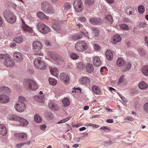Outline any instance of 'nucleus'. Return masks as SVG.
<instances>
[{
	"mask_svg": "<svg viewBox=\"0 0 148 148\" xmlns=\"http://www.w3.org/2000/svg\"><path fill=\"white\" fill-rule=\"evenodd\" d=\"M120 28L121 29L124 30H128L129 29L128 26L124 24H122L121 25Z\"/></svg>",
	"mask_w": 148,
	"mask_h": 148,
	"instance_id": "nucleus-48",
	"label": "nucleus"
},
{
	"mask_svg": "<svg viewBox=\"0 0 148 148\" xmlns=\"http://www.w3.org/2000/svg\"><path fill=\"white\" fill-rule=\"evenodd\" d=\"M9 101L10 99L7 96L3 95H0V102L5 103L8 102Z\"/></svg>",
	"mask_w": 148,
	"mask_h": 148,
	"instance_id": "nucleus-14",
	"label": "nucleus"
},
{
	"mask_svg": "<svg viewBox=\"0 0 148 148\" xmlns=\"http://www.w3.org/2000/svg\"><path fill=\"white\" fill-rule=\"evenodd\" d=\"M138 12L140 14H143L145 11L144 7L142 5H140L138 7Z\"/></svg>",
	"mask_w": 148,
	"mask_h": 148,
	"instance_id": "nucleus-46",
	"label": "nucleus"
},
{
	"mask_svg": "<svg viewBox=\"0 0 148 148\" xmlns=\"http://www.w3.org/2000/svg\"><path fill=\"white\" fill-rule=\"evenodd\" d=\"M94 49L95 50L99 51L100 50L101 47L100 46L97 44H95L94 45Z\"/></svg>",
	"mask_w": 148,
	"mask_h": 148,
	"instance_id": "nucleus-57",
	"label": "nucleus"
},
{
	"mask_svg": "<svg viewBox=\"0 0 148 148\" xmlns=\"http://www.w3.org/2000/svg\"><path fill=\"white\" fill-rule=\"evenodd\" d=\"M19 118L18 121L20 123L19 124L20 126H25L29 124V122L26 119L20 117H19Z\"/></svg>",
	"mask_w": 148,
	"mask_h": 148,
	"instance_id": "nucleus-16",
	"label": "nucleus"
},
{
	"mask_svg": "<svg viewBox=\"0 0 148 148\" xmlns=\"http://www.w3.org/2000/svg\"><path fill=\"white\" fill-rule=\"evenodd\" d=\"M141 71L144 75L146 76H148V65L145 66L143 67Z\"/></svg>",
	"mask_w": 148,
	"mask_h": 148,
	"instance_id": "nucleus-37",
	"label": "nucleus"
},
{
	"mask_svg": "<svg viewBox=\"0 0 148 148\" xmlns=\"http://www.w3.org/2000/svg\"><path fill=\"white\" fill-rule=\"evenodd\" d=\"M146 25V23L145 22H141L139 24L140 27L142 28H144Z\"/></svg>",
	"mask_w": 148,
	"mask_h": 148,
	"instance_id": "nucleus-60",
	"label": "nucleus"
},
{
	"mask_svg": "<svg viewBox=\"0 0 148 148\" xmlns=\"http://www.w3.org/2000/svg\"><path fill=\"white\" fill-rule=\"evenodd\" d=\"M125 61L121 58H119L116 61V64L119 67L123 66L125 64Z\"/></svg>",
	"mask_w": 148,
	"mask_h": 148,
	"instance_id": "nucleus-32",
	"label": "nucleus"
},
{
	"mask_svg": "<svg viewBox=\"0 0 148 148\" xmlns=\"http://www.w3.org/2000/svg\"><path fill=\"white\" fill-rule=\"evenodd\" d=\"M41 9L45 13L50 15L54 14L55 12L51 5L47 2H43L41 3Z\"/></svg>",
	"mask_w": 148,
	"mask_h": 148,
	"instance_id": "nucleus-1",
	"label": "nucleus"
},
{
	"mask_svg": "<svg viewBox=\"0 0 148 148\" xmlns=\"http://www.w3.org/2000/svg\"><path fill=\"white\" fill-rule=\"evenodd\" d=\"M138 51L139 53L143 56H144L145 54V50L141 48H140L138 49Z\"/></svg>",
	"mask_w": 148,
	"mask_h": 148,
	"instance_id": "nucleus-49",
	"label": "nucleus"
},
{
	"mask_svg": "<svg viewBox=\"0 0 148 148\" xmlns=\"http://www.w3.org/2000/svg\"><path fill=\"white\" fill-rule=\"evenodd\" d=\"M34 121L38 123H40L42 121V118L39 115L36 114L34 117Z\"/></svg>",
	"mask_w": 148,
	"mask_h": 148,
	"instance_id": "nucleus-41",
	"label": "nucleus"
},
{
	"mask_svg": "<svg viewBox=\"0 0 148 148\" xmlns=\"http://www.w3.org/2000/svg\"><path fill=\"white\" fill-rule=\"evenodd\" d=\"M70 117H68L65 119H62L61 120L59 121L58 122V124H61L64 123L69 120L70 119Z\"/></svg>",
	"mask_w": 148,
	"mask_h": 148,
	"instance_id": "nucleus-51",
	"label": "nucleus"
},
{
	"mask_svg": "<svg viewBox=\"0 0 148 148\" xmlns=\"http://www.w3.org/2000/svg\"><path fill=\"white\" fill-rule=\"evenodd\" d=\"M86 70L88 73H92L94 70L93 65L90 64H88L86 66Z\"/></svg>",
	"mask_w": 148,
	"mask_h": 148,
	"instance_id": "nucleus-33",
	"label": "nucleus"
},
{
	"mask_svg": "<svg viewBox=\"0 0 148 148\" xmlns=\"http://www.w3.org/2000/svg\"><path fill=\"white\" fill-rule=\"evenodd\" d=\"M74 2H76V4L77 5H79V4H81V3H82V1L81 0H75Z\"/></svg>",
	"mask_w": 148,
	"mask_h": 148,
	"instance_id": "nucleus-62",
	"label": "nucleus"
},
{
	"mask_svg": "<svg viewBox=\"0 0 148 148\" xmlns=\"http://www.w3.org/2000/svg\"><path fill=\"white\" fill-rule=\"evenodd\" d=\"M49 81L50 84L52 85L55 86L57 84V82L56 80L53 78H49Z\"/></svg>",
	"mask_w": 148,
	"mask_h": 148,
	"instance_id": "nucleus-47",
	"label": "nucleus"
},
{
	"mask_svg": "<svg viewBox=\"0 0 148 148\" xmlns=\"http://www.w3.org/2000/svg\"><path fill=\"white\" fill-rule=\"evenodd\" d=\"M14 135L17 138L19 139L26 138L27 136V134L25 133H16L14 134Z\"/></svg>",
	"mask_w": 148,
	"mask_h": 148,
	"instance_id": "nucleus-19",
	"label": "nucleus"
},
{
	"mask_svg": "<svg viewBox=\"0 0 148 148\" xmlns=\"http://www.w3.org/2000/svg\"><path fill=\"white\" fill-rule=\"evenodd\" d=\"M18 101L17 103L21 104L24 103V102L25 100V98L21 96H19L18 98Z\"/></svg>",
	"mask_w": 148,
	"mask_h": 148,
	"instance_id": "nucleus-43",
	"label": "nucleus"
},
{
	"mask_svg": "<svg viewBox=\"0 0 148 148\" xmlns=\"http://www.w3.org/2000/svg\"><path fill=\"white\" fill-rule=\"evenodd\" d=\"M50 71L53 75L56 77H58V71L56 68L54 66H51L50 68Z\"/></svg>",
	"mask_w": 148,
	"mask_h": 148,
	"instance_id": "nucleus-17",
	"label": "nucleus"
},
{
	"mask_svg": "<svg viewBox=\"0 0 148 148\" xmlns=\"http://www.w3.org/2000/svg\"><path fill=\"white\" fill-rule=\"evenodd\" d=\"M94 0H86L85 1V3L89 5H91L94 3Z\"/></svg>",
	"mask_w": 148,
	"mask_h": 148,
	"instance_id": "nucleus-50",
	"label": "nucleus"
},
{
	"mask_svg": "<svg viewBox=\"0 0 148 148\" xmlns=\"http://www.w3.org/2000/svg\"><path fill=\"white\" fill-rule=\"evenodd\" d=\"M14 107L16 110L20 112L24 111L26 109L25 104V103L21 104L17 103L15 105Z\"/></svg>",
	"mask_w": 148,
	"mask_h": 148,
	"instance_id": "nucleus-10",
	"label": "nucleus"
},
{
	"mask_svg": "<svg viewBox=\"0 0 148 148\" xmlns=\"http://www.w3.org/2000/svg\"><path fill=\"white\" fill-rule=\"evenodd\" d=\"M21 20L22 23V27L24 31L26 32L29 31L30 29V28L25 24V22L22 19H21Z\"/></svg>",
	"mask_w": 148,
	"mask_h": 148,
	"instance_id": "nucleus-36",
	"label": "nucleus"
},
{
	"mask_svg": "<svg viewBox=\"0 0 148 148\" xmlns=\"http://www.w3.org/2000/svg\"><path fill=\"white\" fill-rule=\"evenodd\" d=\"M70 57L73 60H76L78 58V56L75 53H72L70 55Z\"/></svg>",
	"mask_w": 148,
	"mask_h": 148,
	"instance_id": "nucleus-45",
	"label": "nucleus"
},
{
	"mask_svg": "<svg viewBox=\"0 0 148 148\" xmlns=\"http://www.w3.org/2000/svg\"><path fill=\"white\" fill-rule=\"evenodd\" d=\"M79 81L80 84L85 85H89L90 83V79L88 77L85 76L81 77Z\"/></svg>",
	"mask_w": 148,
	"mask_h": 148,
	"instance_id": "nucleus-12",
	"label": "nucleus"
},
{
	"mask_svg": "<svg viewBox=\"0 0 148 148\" xmlns=\"http://www.w3.org/2000/svg\"><path fill=\"white\" fill-rule=\"evenodd\" d=\"M121 37L119 35H115L113 38L112 40V42L114 44H116V43L121 41Z\"/></svg>",
	"mask_w": 148,
	"mask_h": 148,
	"instance_id": "nucleus-25",
	"label": "nucleus"
},
{
	"mask_svg": "<svg viewBox=\"0 0 148 148\" xmlns=\"http://www.w3.org/2000/svg\"><path fill=\"white\" fill-rule=\"evenodd\" d=\"M124 75H122L121 76L119 79L118 83L123 82L124 79Z\"/></svg>",
	"mask_w": 148,
	"mask_h": 148,
	"instance_id": "nucleus-56",
	"label": "nucleus"
},
{
	"mask_svg": "<svg viewBox=\"0 0 148 148\" xmlns=\"http://www.w3.org/2000/svg\"><path fill=\"white\" fill-rule=\"evenodd\" d=\"M105 21L106 23L109 24H111L113 22V19L112 17L110 15H107L105 17Z\"/></svg>",
	"mask_w": 148,
	"mask_h": 148,
	"instance_id": "nucleus-27",
	"label": "nucleus"
},
{
	"mask_svg": "<svg viewBox=\"0 0 148 148\" xmlns=\"http://www.w3.org/2000/svg\"><path fill=\"white\" fill-rule=\"evenodd\" d=\"M143 110L146 113L148 114V101L146 102L143 105Z\"/></svg>",
	"mask_w": 148,
	"mask_h": 148,
	"instance_id": "nucleus-44",
	"label": "nucleus"
},
{
	"mask_svg": "<svg viewBox=\"0 0 148 148\" xmlns=\"http://www.w3.org/2000/svg\"><path fill=\"white\" fill-rule=\"evenodd\" d=\"M93 92L96 94L99 95L101 94V91L99 88L97 86H93L92 88Z\"/></svg>",
	"mask_w": 148,
	"mask_h": 148,
	"instance_id": "nucleus-26",
	"label": "nucleus"
},
{
	"mask_svg": "<svg viewBox=\"0 0 148 148\" xmlns=\"http://www.w3.org/2000/svg\"><path fill=\"white\" fill-rule=\"evenodd\" d=\"M84 34V33L81 32L79 33L73 35L72 37V39L74 41L82 39L83 37V35Z\"/></svg>",
	"mask_w": 148,
	"mask_h": 148,
	"instance_id": "nucleus-15",
	"label": "nucleus"
},
{
	"mask_svg": "<svg viewBox=\"0 0 148 148\" xmlns=\"http://www.w3.org/2000/svg\"><path fill=\"white\" fill-rule=\"evenodd\" d=\"M138 88L142 90H145L148 87V85L144 81L140 82L138 85Z\"/></svg>",
	"mask_w": 148,
	"mask_h": 148,
	"instance_id": "nucleus-18",
	"label": "nucleus"
},
{
	"mask_svg": "<svg viewBox=\"0 0 148 148\" xmlns=\"http://www.w3.org/2000/svg\"><path fill=\"white\" fill-rule=\"evenodd\" d=\"M51 27L56 32H59L61 30V26L57 23H53L51 24Z\"/></svg>",
	"mask_w": 148,
	"mask_h": 148,
	"instance_id": "nucleus-29",
	"label": "nucleus"
},
{
	"mask_svg": "<svg viewBox=\"0 0 148 148\" xmlns=\"http://www.w3.org/2000/svg\"><path fill=\"white\" fill-rule=\"evenodd\" d=\"M6 54L5 55L3 54H0V60L2 59L3 58H4L5 59V58H6Z\"/></svg>",
	"mask_w": 148,
	"mask_h": 148,
	"instance_id": "nucleus-64",
	"label": "nucleus"
},
{
	"mask_svg": "<svg viewBox=\"0 0 148 148\" xmlns=\"http://www.w3.org/2000/svg\"><path fill=\"white\" fill-rule=\"evenodd\" d=\"M79 21L82 22H85L86 21V17L84 16H82L79 17Z\"/></svg>",
	"mask_w": 148,
	"mask_h": 148,
	"instance_id": "nucleus-55",
	"label": "nucleus"
},
{
	"mask_svg": "<svg viewBox=\"0 0 148 148\" xmlns=\"http://www.w3.org/2000/svg\"><path fill=\"white\" fill-rule=\"evenodd\" d=\"M134 120V118L131 116H128L125 118L124 120L125 122H127L128 121H132Z\"/></svg>",
	"mask_w": 148,
	"mask_h": 148,
	"instance_id": "nucleus-52",
	"label": "nucleus"
},
{
	"mask_svg": "<svg viewBox=\"0 0 148 148\" xmlns=\"http://www.w3.org/2000/svg\"><path fill=\"white\" fill-rule=\"evenodd\" d=\"M89 21L92 24L96 25L100 23L101 19L98 18H92L90 19Z\"/></svg>",
	"mask_w": 148,
	"mask_h": 148,
	"instance_id": "nucleus-28",
	"label": "nucleus"
},
{
	"mask_svg": "<svg viewBox=\"0 0 148 148\" xmlns=\"http://www.w3.org/2000/svg\"><path fill=\"white\" fill-rule=\"evenodd\" d=\"M76 2H74L73 3V6L75 10L78 12H80L83 10V5L82 3L79 4V5H77Z\"/></svg>",
	"mask_w": 148,
	"mask_h": 148,
	"instance_id": "nucleus-21",
	"label": "nucleus"
},
{
	"mask_svg": "<svg viewBox=\"0 0 148 148\" xmlns=\"http://www.w3.org/2000/svg\"><path fill=\"white\" fill-rule=\"evenodd\" d=\"M51 57L54 60L56 61L59 64H61L62 61L59 58V56L58 55L56 54H53L51 53Z\"/></svg>",
	"mask_w": 148,
	"mask_h": 148,
	"instance_id": "nucleus-22",
	"label": "nucleus"
},
{
	"mask_svg": "<svg viewBox=\"0 0 148 148\" xmlns=\"http://www.w3.org/2000/svg\"><path fill=\"white\" fill-rule=\"evenodd\" d=\"M93 64L95 66H99L101 63L99 58L98 56H95L93 58Z\"/></svg>",
	"mask_w": 148,
	"mask_h": 148,
	"instance_id": "nucleus-20",
	"label": "nucleus"
},
{
	"mask_svg": "<svg viewBox=\"0 0 148 148\" xmlns=\"http://www.w3.org/2000/svg\"><path fill=\"white\" fill-rule=\"evenodd\" d=\"M38 102L43 103L44 102V101L43 99V98L41 96H39L38 97Z\"/></svg>",
	"mask_w": 148,
	"mask_h": 148,
	"instance_id": "nucleus-58",
	"label": "nucleus"
},
{
	"mask_svg": "<svg viewBox=\"0 0 148 148\" xmlns=\"http://www.w3.org/2000/svg\"><path fill=\"white\" fill-rule=\"evenodd\" d=\"M6 58L4 62V64L8 67H11L14 64V62L13 59L11 58L10 55L6 54Z\"/></svg>",
	"mask_w": 148,
	"mask_h": 148,
	"instance_id": "nucleus-8",
	"label": "nucleus"
},
{
	"mask_svg": "<svg viewBox=\"0 0 148 148\" xmlns=\"http://www.w3.org/2000/svg\"><path fill=\"white\" fill-rule=\"evenodd\" d=\"M13 56L14 59L17 62H21L23 59L22 54L20 52H15L13 53Z\"/></svg>",
	"mask_w": 148,
	"mask_h": 148,
	"instance_id": "nucleus-11",
	"label": "nucleus"
},
{
	"mask_svg": "<svg viewBox=\"0 0 148 148\" xmlns=\"http://www.w3.org/2000/svg\"><path fill=\"white\" fill-rule=\"evenodd\" d=\"M23 85L25 88L27 90L34 91L38 88L37 83L34 81L30 79L25 80Z\"/></svg>",
	"mask_w": 148,
	"mask_h": 148,
	"instance_id": "nucleus-2",
	"label": "nucleus"
},
{
	"mask_svg": "<svg viewBox=\"0 0 148 148\" xmlns=\"http://www.w3.org/2000/svg\"><path fill=\"white\" fill-rule=\"evenodd\" d=\"M60 78L65 85H68L70 83V78L66 73H62L60 75Z\"/></svg>",
	"mask_w": 148,
	"mask_h": 148,
	"instance_id": "nucleus-9",
	"label": "nucleus"
},
{
	"mask_svg": "<svg viewBox=\"0 0 148 148\" xmlns=\"http://www.w3.org/2000/svg\"><path fill=\"white\" fill-rule=\"evenodd\" d=\"M105 55L107 58L109 60H111L113 58V56L111 51L108 50L105 53Z\"/></svg>",
	"mask_w": 148,
	"mask_h": 148,
	"instance_id": "nucleus-31",
	"label": "nucleus"
},
{
	"mask_svg": "<svg viewBox=\"0 0 148 148\" xmlns=\"http://www.w3.org/2000/svg\"><path fill=\"white\" fill-rule=\"evenodd\" d=\"M42 47V43L38 41H35L32 44V49L36 55L41 56L42 53L40 52V50Z\"/></svg>",
	"mask_w": 148,
	"mask_h": 148,
	"instance_id": "nucleus-4",
	"label": "nucleus"
},
{
	"mask_svg": "<svg viewBox=\"0 0 148 148\" xmlns=\"http://www.w3.org/2000/svg\"><path fill=\"white\" fill-rule=\"evenodd\" d=\"M135 10L134 8L129 6L126 8L125 10V13L129 15L133 14Z\"/></svg>",
	"mask_w": 148,
	"mask_h": 148,
	"instance_id": "nucleus-23",
	"label": "nucleus"
},
{
	"mask_svg": "<svg viewBox=\"0 0 148 148\" xmlns=\"http://www.w3.org/2000/svg\"><path fill=\"white\" fill-rule=\"evenodd\" d=\"M123 101L125 103H127V100L123 96H120Z\"/></svg>",
	"mask_w": 148,
	"mask_h": 148,
	"instance_id": "nucleus-63",
	"label": "nucleus"
},
{
	"mask_svg": "<svg viewBox=\"0 0 148 148\" xmlns=\"http://www.w3.org/2000/svg\"><path fill=\"white\" fill-rule=\"evenodd\" d=\"M46 127V126L45 124H42L40 125V128L41 130H44Z\"/></svg>",
	"mask_w": 148,
	"mask_h": 148,
	"instance_id": "nucleus-61",
	"label": "nucleus"
},
{
	"mask_svg": "<svg viewBox=\"0 0 148 148\" xmlns=\"http://www.w3.org/2000/svg\"><path fill=\"white\" fill-rule=\"evenodd\" d=\"M37 14V16L39 18L45 19L46 20L49 19L47 16L44 13L41 12H38Z\"/></svg>",
	"mask_w": 148,
	"mask_h": 148,
	"instance_id": "nucleus-35",
	"label": "nucleus"
},
{
	"mask_svg": "<svg viewBox=\"0 0 148 148\" xmlns=\"http://www.w3.org/2000/svg\"><path fill=\"white\" fill-rule=\"evenodd\" d=\"M7 133V130L5 126L2 124H0V134L3 136Z\"/></svg>",
	"mask_w": 148,
	"mask_h": 148,
	"instance_id": "nucleus-24",
	"label": "nucleus"
},
{
	"mask_svg": "<svg viewBox=\"0 0 148 148\" xmlns=\"http://www.w3.org/2000/svg\"><path fill=\"white\" fill-rule=\"evenodd\" d=\"M25 143H20L17 144L16 147L17 148H20L22 146L25 144Z\"/></svg>",
	"mask_w": 148,
	"mask_h": 148,
	"instance_id": "nucleus-59",
	"label": "nucleus"
},
{
	"mask_svg": "<svg viewBox=\"0 0 148 148\" xmlns=\"http://www.w3.org/2000/svg\"><path fill=\"white\" fill-rule=\"evenodd\" d=\"M34 64L37 68L44 70L46 68L45 63L40 58H36L34 60Z\"/></svg>",
	"mask_w": 148,
	"mask_h": 148,
	"instance_id": "nucleus-5",
	"label": "nucleus"
},
{
	"mask_svg": "<svg viewBox=\"0 0 148 148\" xmlns=\"http://www.w3.org/2000/svg\"><path fill=\"white\" fill-rule=\"evenodd\" d=\"M63 106L65 107H66L70 105V103L69 99L67 98H64L62 101Z\"/></svg>",
	"mask_w": 148,
	"mask_h": 148,
	"instance_id": "nucleus-39",
	"label": "nucleus"
},
{
	"mask_svg": "<svg viewBox=\"0 0 148 148\" xmlns=\"http://www.w3.org/2000/svg\"><path fill=\"white\" fill-rule=\"evenodd\" d=\"M38 31L43 34H46L50 32V29L42 23H39L37 25Z\"/></svg>",
	"mask_w": 148,
	"mask_h": 148,
	"instance_id": "nucleus-7",
	"label": "nucleus"
},
{
	"mask_svg": "<svg viewBox=\"0 0 148 148\" xmlns=\"http://www.w3.org/2000/svg\"><path fill=\"white\" fill-rule=\"evenodd\" d=\"M48 106L49 108L52 110H58L60 109L58 106L52 101L49 102Z\"/></svg>",
	"mask_w": 148,
	"mask_h": 148,
	"instance_id": "nucleus-13",
	"label": "nucleus"
},
{
	"mask_svg": "<svg viewBox=\"0 0 148 148\" xmlns=\"http://www.w3.org/2000/svg\"><path fill=\"white\" fill-rule=\"evenodd\" d=\"M7 118L9 120L18 121L20 118L19 116H18L10 114L8 116Z\"/></svg>",
	"mask_w": 148,
	"mask_h": 148,
	"instance_id": "nucleus-30",
	"label": "nucleus"
},
{
	"mask_svg": "<svg viewBox=\"0 0 148 148\" xmlns=\"http://www.w3.org/2000/svg\"><path fill=\"white\" fill-rule=\"evenodd\" d=\"M75 48L77 52H83L87 49L88 46L84 41L79 40L75 44Z\"/></svg>",
	"mask_w": 148,
	"mask_h": 148,
	"instance_id": "nucleus-3",
	"label": "nucleus"
},
{
	"mask_svg": "<svg viewBox=\"0 0 148 148\" xmlns=\"http://www.w3.org/2000/svg\"><path fill=\"white\" fill-rule=\"evenodd\" d=\"M0 91L5 92L6 93H9L10 92V90L9 88L6 86H2L0 88Z\"/></svg>",
	"mask_w": 148,
	"mask_h": 148,
	"instance_id": "nucleus-42",
	"label": "nucleus"
},
{
	"mask_svg": "<svg viewBox=\"0 0 148 148\" xmlns=\"http://www.w3.org/2000/svg\"><path fill=\"white\" fill-rule=\"evenodd\" d=\"M64 6L66 10H68L71 8V5L70 3H66L64 4Z\"/></svg>",
	"mask_w": 148,
	"mask_h": 148,
	"instance_id": "nucleus-53",
	"label": "nucleus"
},
{
	"mask_svg": "<svg viewBox=\"0 0 148 148\" xmlns=\"http://www.w3.org/2000/svg\"><path fill=\"white\" fill-rule=\"evenodd\" d=\"M84 65L82 62H79L77 64V67L79 69H82L84 67Z\"/></svg>",
	"mask_w": 148,
	"mask_h": 148,
	"instance_id": "nucleus-54",
	"label": "nucleus"
},
{
	"mask_svg": "<svg viewBox=\"0 0 148 148\" xmlns=\"http://www.w3.org/2000/svg\"><path fill=\"white\" fill-rule=\"evenodd\" d=\"M23 41V38L21 36H19L15 38L14 40V41L18 43H21Z\"/></svg>",
	"mask_w": 148,
	"mask_h": 148,
	"instance_id": "nucleus-40",
	"label": "nucleus"
},
{
	"mask_svg": "<svg viewBox=\"0 0 148 148\" xmlns=\"http://www.w3.org/2000/svg\"><path fill=\"white\" fill-rule=\"evenodd\" d=\"M4 16L5 19L9 23H14L16 21V16L11 12H8L4 14Z\"/></svg>",
	"mask_w": 148,
	"mask_h": 148,
	"instance_id": "nucleus-6",
	"label": "nucleus"
},
{
	"mask_svg": "<svg viewBox=\"0 0 148 148\" xmlns=\"http://www.w3.org/2000/svg\"><path fill=\"white\" fill-rule=\"evenodd\" d=\"M93 35L95 37H98L99 36V30L95 27H92L91 28Z\"/></svg>",
	"mask_w": 148,
	"mask_h": 148,
	"instance_id": "nucleus-34",
	"label": "nucleus"
},
{
	"mask_svg": "<svg viewBox=\"0 0 148 148\" xmlns=\"http://www.w3.org/2000/svg\"><path fill=\"white\" fill-rule=\"evenodd\" d=\"M125 68L123 71H127L130 70L132 66V64L129 62H126L125 63Z\"/></svg>",
	"mask_w": 148,
	"mask_h": 148,
	"instance_id": "nucleus-38",
	"label": "nucleus"
}]
</instances>
